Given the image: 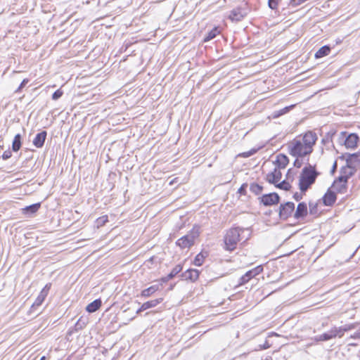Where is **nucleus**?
I'll return each instance as SVG.
<instances>
[{
	"label": "nucleus",
	"instance_id": "27",
	"mask_svg": "<svg viewBox=\"0 0 360 360\" xmlns=\"http://www.w3.org/2000/svg\"><path fill=\"white\" fill-rule=\"evenodd\" d=\"M205 258V255L202 252H200L195 257L194 264L198 266H201L204 262Z\"/></svg>",
	"mask_w": 360,
	"mask_h": 360
},
{
	"label": "nucleus",
	"instance_id": "42",
	"mask_svg": "<svg viewBox=\"0 0 360 360\" xmlns=\"http://www.w3.org/2000/svg\"><path fill=\"white\" fill-rule=\"evenodd\" d=\"M295 166L300 167L301 166V162L297 159L294 162Z\"/></svg>",
	"mask_w": 360,
	"mask_h": 360
},
{
	"label": "nucleus",
	"instance_id": "26",
	"mask_svg": "<svg viewBox=\"0 0 360 360\" xmlns=\"http://www.w3.org/2000/svg\"><path fill=\"white\" fill-rule=\"evenodd\" d=\"M332 334L333 336V338L336 337L342 338L345 333L342 330V328L340 327H333L331 328Z\"/></svg>",
	"mask_w": 360,
	"mask_h": 360
},
{
	"label": "nucleus",
	"instance_id": "24",
	"mask_svg": "<svg viewBox=\"0 0 360 360\" xmlns=\"http://www.w3.org/2000/svg\"><path fill=\"white\" fill-rule=\"evenodd\" d=\"M330 49L328 46H323L320 48L316 53H315V57L316 58H320L323 56H328L330 53Z\"/></svg>",
	"mask_w": 360,
	"mask_h": 360
},
{
	"label": "nucleus",
	"instance_id": "7",
	"mask_svg": "<svg viewBox=\"0 0 360 360\" xmlns=\"http://www.w3.org/2000/svg\"><path fill=\"white\" fill-rule=\"evenodd\" d=\"M263 271V267L261 265L256 266L255 268L247 271L240 278V285H243L248 283L252 278L259 275Z\"/></svg>",
	"mask_w": 360,
	"mask_h": 360
},
{
	"label": "nucleus",
	"instance_id": "32",
	"mask_svg": "<svg viewBox=\"0 0 360 360\" xmlns=\"http://www.w3.org/2000/svg\"><path fill=\"white\" fill-rule=\"evenodd\" d=\"M321 335H322V340L323 341H327V340H331L333 338L331 329L329 331L324 333Z\"/></svg>",
	"mask_w": 360,
	"mask_h": 360
},
{
	"label": "nucleus",
	"instance_id": "25",
	"mask_svg": "<svg viewBox=\"0 0 360 360\" xmlns=\"http://www.w3.org/2000/svg\"><path fill=\"white\" fill-rule=\"evenodd\" d=\"M21 147V136L20 134H18L15 136L13 144L12 149L13 151L17 152L20 150Z\"/></svg>",
	"mask_w": 360,
	"mask_h": 360
},
{
	"label": "nucleus",
	"instance_id": "6",
	"mask_svg": "<svg viewBox=\"0 0 360 360\" xmlns=\"http://www.w3.org/2000/svg\"><path fill=\"white\" fill-rule=\"evenodd\" d=\"M294 210L295 204L293 202H287L285 204H281L280 205L279 216L281 219H286L292 215Z\"/></svg>",
	"mask_w": 360,
	"mask_h": 360
},
{
	"label": "nucleus",
	"instance_id": "43",
	"mask_svg": "<svg viewBox=\"0 0 360 360\" xmlns=\"http://www.w3.org/2000/svg\"><path fill=\"white\" fill-rule=\"evenodd\" d=\"M288 110V108H285L283 109V110L281 111V112L278 114V115H282V114L285 113Z\"/></svg>",
	"mask_w": 360,
	"mask_h": 360
},
{
	"label": "nucleus",
	"instance_id": "52",
	"mask_svg": "<svg viewBox=\"0 0 360 360\" xmlns=\"http://www.w3.org/2000/svg\"><path fill=\"white\" fill-rule=\"evenodd\" d=\"M248 239V237H246V238L244 239V240L245 241V240H247Z\"/></svg>",
	"mask_w": 360,
	"mask_h": 360
},
{
	"label": "nucleus",
	"instance_id": "31",
	"mask_svg": "<svg viewBox=\"0 0 360 360\" xmlns=\"http://www.w3.org/2000/svg\"><path fill=\"white\" fill-rule=\"evenodd\" d=\"M108 221V217L107 215H103L102 217H98L96 221V224L98 227L102 226L105 225V224Z\"/></svg>",
	"mask_w": 360,
	"mask_h": 360
},
{
	"label": "nucleus",
	"instance_id": "10",
	"mask_svg": "<svg viewBox=\"0 0 360 360\" xmlns=\"http://www.w3.org/2000/svg\"><path fill=\"white\" fill-rule=\"evenodd\" d=\"M261 202L264 205L269 206L277 204L279 201V196L276 193H269L262 195L260 198Z\"/></svg>",
	"mask_w": 360,
	"mask_h": 360
},
{
	"label": "nucleus",
	"instance_id": "37",
	"mask_svg": "<svg viewBox=\"0 0 360 360\" xmlns=\"http://www.w3.org/2000/svg\"><path fill=\"white\" fill-rule=\"evenodd\" d=\"M353 160L360 162L359 154V153H353V154L350 155L349 157V160H347V162H348L349 160Z\"/></svg>",
	"mask_w": 360,
	"mask_h": 360
},
{
	"label": "nucleus",
	"instance_id": "45",
	"mask_svg": "<svg viewBox=\"0 0 360 360\" xmlns=\"http://www.w3.org/2000/svg\"><path fill=\"white\" fill-rule=\"evenodd\" d=\"M243 191H244V188H243V186H242L239 188L238 192H239V193H242L243 192Z\"/></svg>",
	"mask_w": 360,
	"mask_h": 360
},
{
	"label": "nucleus",
	"instance_id": "11",
	"mask_svg": "<svg viewBox=\"0 0 360 360\" xmlns=\"http://www.w3.org/2000/svg\"><path fill=\"white\" fill-rule=\"evenodd\" d=\"M282 177V174L278 168H275L273 172L266 175V181L272 184L276 185L278 183Z\"/></svg>",
	"mask_w": 360,
	"mask_h": 360
},
{
	"label": "nucleus",
	"instance_id": "22",
	"mask_svg": "<svg viewBox=\"0 0 360 360\" xmlns=\"http://www.w3.org/2000/svg\"><path fill=\"white\" fill-rule=\"evenodd\" d=\"M162 298H158V299H155V300H153L144 302L142 304V309H146V310L148 309H150V308H152V307H155L158 304L162 302Z\"/></svg>",
	"mask_w": 360,
	"mask_h": 360
},
{
	"label": "nucleus",
	"instance_id": "3",
	"mask_svg": "<svg viewBox=\"0 0 360 360\" xmlns=\"http://www.w3.org/2000/svg\"><path fill=\"white\" fill-rule=\"evenodd\" d=\"M245 231V230L238 227L231 228L227 231L224 238L225 250L228 251L235 250L238 243L244 238L242 234Z\"/></svg>",
	"mask_w": 360,
	"mask_h": 360
},
{
	"label": "nucleus",
	"instance_id": "13",
	"mask_svg": "<svg viewBox=\"0 0 360 360\" xmlns=\"http://www.w3.org/2000/svg\"><path fill=\"white\" fill-rule=\"evenodd\" d=\"M307 214V206L304 202L298 204L297 209L294 213V217L296 219H303Z\"/></svg>",
	"mask_w": 360,
	"mask_h": 360
},
{
	"label": "nucleus",
	"instance_id": "51",
	"mask_svg": "<svg viewBox=\"0 0 360 360\" xmlns=\"http://www.w3.org/2000/svg\"><path fill=\"white\" fill-rule=\"evenodd\" d=\"M310 212L313 213V210H312V208L311 207H310Z\"/></svg>",
	"mask_w": 360,
	"mask_h": 360
},
{
	"label": "nucleus",
	"instance_id": "34",
	"mask_svg": "<svg viewBox=\"0 0 360 360\" xmlns=\"http://www.w3.org/2000/svg\"><path fill=\"white\" fill-rule=\"evenodd\" d=\"M63 94V91L61 89H58L52 94V99L56 101L60 98Z\"/></svg>",
	"mask_w": 360,
	"mask_h": 360
},
{
	"label": "nucleus",
	"instance_id": "40",
	"mask_svg": "<svg viewBox=\"0 0 360 360\" xmlns=\"http://www.w3.org/2000/svg\"><path fill=\"white\" fill-rule=\"evenodd\" d=\"M255 152V150L245 152V153L241 154V156H243L244 158H248L250 155H252V154H254Z\"/></svg>",
	"mask_w": 360,
	"mask_h": 360
},
{
	"label": "nucleus",
	"instance_id": "17",
	"mask_svg": "<svg viewBox=\"0 0 360 360\" xmlns=\"http://www.w3.org/2000/svg\"><path fill=\"white\" fill-rule=\"evenodd\" d=\"M276 167L278 169L285 168L288 164V158L285 155L278 154L275 161Z\"/></svg>",
	"mask_w": 360,
	"mask_h": 360
},
{
	"label": "nucleus",
	"instance_id": "2",
	"mask_svg": "<svg viewBox=\"0 0 360 360\" xmlns=\"http://www.w3.org/2000/svg\"><path fill=\"white\" fill-rule=\"evenodd\" d=\"M318 174L319 173L314 166L308 165L304 167L300 176L299 186L300 191H306L315 182Z\"/></svg>",
	"mask_w": 360,
	"mask_h": 360
},
{
	"label": "nucleus",
	"instance_id": "28",
	"mask_svg": "<svg viewBox=\"0 0 360 360\" xmlns=\"http://www.w3.org/2000/svg\"><path fill=\"white\" fill-rule=\"evenodd\" d=\"M250 189L251 192L254 193L256 195H258L261 193V192L262 191V186L257 184H252L250 185Z\"/></svg>",
	"mask_w": 360,
	"mask_h": 360
},
{
	"label": "nucleus",
	"instance_id": "33",
	"mask_svg": "<svg viewBox=\"0 0 360 360\" xmlns=\"http://www.w3.org/2000/svg\"><path fill=\"white\" fill-rule=\"evenodd\" d=\"M279 1L280 0H269L268 1L269 7L273 10L276 9L278 7Z\"/></svg>",
	"mask_w": 360,
	"mask_h": 360
},
{
	"label": "nucleus",
	"instance_id": "48",
	"mask_svg": "<svg viewBox=\"0 0 360 360\" xmlns=\"http://www.w3.org/2000/svg\"><path fill=\"white\" fill-rule=\"evenodd\" d=\"M295 198H296V200H299V198H298V196H297V194H295Z\"/></svg>",
	"mask_w": 360,
	"mask_h": 360
},
{
	"label": "nucleus",
	"instance_id": "38",
	"mask_svg": "<svg viewBox=\"0 0 360 360\" xmlns=\"http://www.w3.org/2000/svg\"><path fill=\"white\" fill-rule=\"evenodd\" d=\"M349 338L360 339V328L356 332H354L352 335H351Z\"/></svg>",
	"mask_w": 360,
	"mask_h": 360
},
{
	"label": "nucleus",
	"instance_id": "41",
	"mask_svg": "<svg viewBox=\"0 0 360 360\" xmlns=\"http://www.w3.org/2000/svg\"><path fill=\"white\" fill-rule=\"evenodd\" d=\"M313 340H314L316 342L323 341V340H322V335L315 336V337L313 338Z\"/></svg>",
	"mask_w": 360,
	"mask_h": 360
},
{
	"label": "nucleus",
	"instance_id": "23",
	"mask_svg": "<svg viewBox=\"0 0 360 360\" xmlns=\"http://www.w3.org/2000/svg\"><path fill=\"white\" fill-rule=\"evenodd\" d=\"M158 290H159V285H151L149 288L143 290L141 292V296L148 297L150 296L151 295H153L156 291H158Z\"/></svg>",
	"mask_w": 360,
	"mask_h": 360
},
{
	"label": "nucleus",
	"instance_id": "30",
	"mask_svg": "<svg viewBox=\"0 0 360 360\" xmlns=\"http://www.w3.org/2000/svg\"><path fill=\"white\" fill-rule=\"evenodd\" d=\"M276 186L278 188H281V189H283V190H285V191H288L290 188V184L286 181H283L281 182H278L276 184Z\"/></svg>",
	"mask_w": 360,
	"mask_h": 360
},
{
	"label": "nucleus",
	"instance_id": "36",
	"mask_svg": "<svg viewBox=\"0 0 360 360\" xmlns=\"http://www.w3.org/2000/svg\"><path fill=\"white\" fill-rule=\"evenodd\" d=\"M29 82V79H24L21 84H20V86H18V88L15 90V92L18 93L19 91H21V89L25 87V86Z\"/></svg>",
	"mask_w": 360,
	"mask_h": 360
},
{
	"label": "nucleus",
	"instance_id": "9",
	"mask_svg": "<svg viewBox=\"0 0 360 360\" xmlns=\"http://www.w3.org/2000/svg\"><path fill=\"white\" fill-rule=\"evenodd\" d=\"M51 288V283H47L41 290L40 293L36 298L34 302L32 305V308L40 306L46 297L49 290Z\"/></svg>",
	"mask_w": 360,
	"mask_h": 360
},
{
	"label": "nucleus",
	"instance_id": "18",
	"mask_svg": "<svg viewBox=\"0 0 360 360\" xmlns=\"http://www.w3.org/2000/svg\"><path fill=\"white\" fill-rule=\"evenodd\" d=\"M354 172V169L352 167L347 165L345 167H342L340 169V175L339 177L345 179V180H348V179L353 175Z\"/></svg>",
	"mask_w": 360,
	"mask_h": 360
},
{
	"label": "nucleus",
	"instance_id": "49",
	"mask_svg": "<svg viewBox=\"0 0 360 360\" xmlns=\"http://www.w3.org/2000/svg\"><path fill=\"white\" fill-rule=\"evenodd\" d=\"M45 359H46V357L44 356H42V357L40 359V360H45Z\"/></svg>",
	"mask_w": 360,
	"mask_h": 360
},
{
	"label": "nucleus",
	"instance_id": "20",
	"mask_svg": "<svg viewBox=\"0 0 360 360\" xmlns=\"http://www.w3.org/2000/svg\"><path fill=\"white\" fill-rule=\"evenodd\" d=\"M182 270V266L181 264H177L175 266L172 271L165 277H162L161 278V281L162 283H167L170 279L173 278L176 274H178Z\"/></svg>",
	"mask_w": 360,
	"mask_h": 360
},
{
	"label": "nucleus",
	"instance_id": "19",
	"mask_svg": "<svg viewBox=\"0 0 360 360\" xmlns=\"http://www.w3.org/2000/svg\"><path fill=\"white\" fill-rule=\"evenodd\" d=\"M199 274L200 272L197 269H188L182 274V276L184 277L186 280L195 281L199 277Z\"/></svg>",
	"mask_w": 360,
	"mask_h": 360
},
{
	"label": "nucleus",
	"instance_id": "1",
	"mask_svg": "<svg viewBox=\"0 0 360 360\" xmlns=\"http://www.w3.org/2000/svg\"><path fill=\"white\" fill-rule=\"evenodd\" d=\"M316 140V134L312 131L297 136L288 143L289 153L296 158L304 157L312 152Z\"/></svg>",
	"mask_w": 360,
	"mask_h": 360
},
{
	"label": "nucleus",
	"instance_id": "35",
	"mask_svg": "<svg viewBox=\"0 0 360 360\" xmlns=\"http://www.w3.org/2000/svg\"><path fill=\"white\" fill-rule=\"evenodd\" d=\"M355 326H356V325L354 323H350V324L344 325V326H341V328H342L343 332L345 333V332H347L349 330L354 329L355 328Z\"/></svg>",
	"mask_w": 360,
	"mask_h": 360
},
{
	"label": "nucleus",
	"instance_id": "47",
	"mask_svg": "<svg viewBox=\"0 0 360 360\" xmlns=\"http://www.w3.org/2000/svg\"><path fill=\"white\" fill-rule=\"evenodd\" d=\"M336 167H337V163H336V162H335V163H334V165L333 166V170L335 169Z\"/></svg>",
	"mask_w": 360,
	"mask_h": 360
},
{
	"label": "nucleus",
	"instance_id": "16",
	"mask_svg": "<svg viewBox=\"0 0 360 360\" xmlns=\"http://www.w3.org/2000/svg\"><path fill=\"white\" fill-rule=\"evenodd\" d=\"M46 138V131H43L38 133L33 140V144L37 148H41L44 146V141Z\"/></svg>",
	"mask_w": 360,
	"mask_h": 360
},
{
	"label": "nucleus",
	"instance_id": "12",
	"mask_svg": "<svg viewBox=\"0 0 360 360\" xmlns=\"http://www.w3.org/2000/svg\"><path fill=\"white\" fill-rule=\"evenodd\" d=\"M245 15L246 13L245 11L240 8H236L231 11L229 18L231 21H240L245 16Z\"/></svg>",
	"mask_w": 360,
	"mask_h": 360
},
{
	"label": "nucleus",
	"instance_id": "4",
	"mask_svg": "<svg viewBox=\"0 0 360 360\" xmlns=\"http://www.w3.org/2000/svg\"><path fill=\"white\" fill-rule=\"evenodd\" d=\"M199 235L200 228L194 226L187 235L181 237L176 241V245L182 249L188 248L194 244L195 239L198 238Z\"/></svg>",
	"mask_w": 360,
	"mask_h": 360
},
{
	"label": "nucleus",
	"instance_id": "21",
	"mask_svg": "<svg viewBox=\"0 0 360 360\" xmlns=\"http://www.w3.org/2000/svg\"><path fill=\"white\" fill-rule=\"evenodd\" d=\"M101 306V300L100 299H97L89 304L86 307V310L89 313H94L97 311Z\"/></svg>",
	"mask_w": 360,
	"mask_h": 360
},
{
	"label": "nucleus",
	"instance_id": "50",
	"mask_svg": "<svg viewBox=\"0 0 360 360\" xmlns=\"http://www.w3.org/2000/svg\"><path fill=\"white\" fill-rule=\"evenodd\" d=\"M174 181V180H172V181H171L169 182V184H171V185H172V184H173Z\"/></svg>",
	"mask_w": 360,
	"mask_h": 360
},
{
	"label": "nucleus",
	"instance_id": "46",
	"mask_svg": "<svg viewBox=\"0 0 360 360\" xmlns=\"http://www.w3.org/2000/svg\"><path fill=\"white\" fill-rule=\"evenodd\" d=\"M269 344H268L267 342H266V344L264 345L263 348H264V349H267V348H269Z\"/></svg>",
	"mask_w": 360,
	"mask_h": 360
},
{
	"label": "nucleus",
	"instance_id": "44",
	"mask_svg": "<svg viewBox=\"0 0 360 360\" xmlns=\"http://www.w3.org/2000/svg\"><path fill=\"white\" fill-rule=\"evenodd\" d=\"M145 309H142V306L136 311V314L140 313L142 311H144Z\"/></svg>",
	"mask_w": 360,
	"mask_h": 360
},
{
	"label": "nucleus",
	"instance_id": "29",
	"mask_svg": "<svg viewBox=\"0 0 360 360\" xmlns=\"http://www.w3.org/2000/svg\"><path fill=\"white\" fill-rule=\"evenodd\" d=\"M219 33V31L217 28L213 29L212 31H210L207 35L205 37L204 41H208L212 39H214L217 34Z\"/></svg>",
	"mask_w": 360,
	"mask_h": 360
},
{
	"label": "nucleus",
	"instance_id": "5",
	"mask_svg": "<svg viewBox=\"0 0 360 360\" xmlns=\"http://www.w3.org/2000/svg\"><path fill=\"white\" fill-rule=\"evenodd\" d=\"M346 132H342L340 134V141H344L345 146L347 148L354 149L357 146L359 136L356 134H350L346 138Z\"/></svg>",
	"mask_w": 360,
	"mask_h": 360
},
{
	"label": "nucleus",
	"instance_id": "15",
	"mask_svg": "<svg viewBox=\"0 0 360 360\" xmlns=\"http://www.w3.org/2000/svg\"><path fill=\"white\" fill-rule=\"evenodd\" d=\"M40 206V203H34L31 205L27 206L22 209V213L27 217H30L39 210Z\"/></svg>",
	"mask_w": 360,
	"mask_h": 360
},
{
	"label": "nucleus",
	"instance_id": "39",
	"mask_svg": "<svg viewBox=\"0 0 360 360\" xmlns=\"http://www.w3.org/2000/svg\"><path fill=\"white\" fill-rule=\"evenodd\" d=\"M11 157V152L8 150V151H5L3 155H2V158L4 160H8V158H10Z\"/></svg>",
	"mask_w": 360,
	"mask_h": 360
},
{
	"label": "nucleus",
	"instance_id": "8",
	"mask_svg": "<svg viewBox=\"0 0 360 360\" xmlns=\"http://www.w3.org/2000/svg\"><path fill=\"white\" fill-rule=\"evenodd\" d=\"M347 180L338 177L336 180L334 181L331 186V189L337 193H345L347 191Z\"/></svg>",
	"mask_w": 360,
	"mask_h": 360
},
{
	"label": "nucleus",
	"instance_id": "14",
	"mask_svg": "<svg viewBox=\"0 0 360 360\" xmlns=\"http://www.w3.org/2000/svg\"><path fill=\"white\" fill-rule=\"evenodd\" d=\"M336 200V195L335 193V191L333 190H329L328 192L324 195L323 198V204L326 206H330Z\"/></svg>",
	"mask_w": 360,
	"mask_h": 360
}]
</instances>
